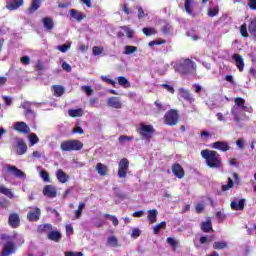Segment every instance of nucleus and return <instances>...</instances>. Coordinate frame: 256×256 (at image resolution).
<instances>
[{
  "mask_svg": "<svg viewBox=\"0 0 256 256\" xmlns=\"http://www.w3.org/2000/svg\"><path fill=\"white\" fill-rule=\"evenodd\" d=\"M164 25L161 28V32L163 33V35H169L171 33V31H173V26H171V24H169L167 21H163Z\"/></svg>",
  "mask_w": 256,
  "mask_h": 256,
  "instance_id": "obj_36",
  "label": "nucleus"
},
{
  "mask_svg": "<svg viewBox=\"0 0 256 256\" xmlns=\"http://www.w3.org/2000/svg\"><path fill=\"white\" fill-rule=\"evenodd\" d=\"M127 171H129V159L122 158L118 164V177L125 179L127 177Z\"/></svg>",
  "mask_w": 256,
  "mask_h": 256,
  "instance_id": "obj_6",
  "label": "nucleus"
},
{
  "mask_svg": "<svg viewBox=\"0 0 256 256\" xmlns=\"http://www.w3.org/2000/svg\"><path fill=\"white\" fill-rule=\"evenodd\" d=\"M160 87L163 89H166L168 93H171L172 95L175 93V88L169 84H161Z\"/></svg>",
  "mask_w": 256,
  "mask_h": 256,
  "instance_id": "obj_52",
  "label": "nucleus"
},
{
  "mask_svg": "<svg viewBox=\"0 0 256 256\" xmlns=\"http://www.w3.org/2000/svg\"><path fill=\"white\" fill-rule=\"evenodd\" d=\"M60 149L64 152H73V151H81L83 149V142L78 139H70L66 141H62L60 143Z\"/></svg>",
  "mask_w": 256,
  "mask_h": 256,
  "instance_id": "obj_3",
  "label": "nucleus"
},
{
  "mask_svg": "<svg viewBox=\"0 0 256 256\" xmlns=\"http://www.w3.org/2000/svg\"><path fill=\"white\" fill-rule=\"evenodd\" d=\"M157 215H159V212H157V209H152L148 211L147 219L150 225H153V223H157Z\"/></svg>",
  "mask_w": 256,
  "mask_h": 256,
  "instance_id": "obj_29",
  "label": "nucleus"
},
{
  "mask_svg": "<svg viewBox=\"0 0 256 256\" xmlns=\"http://www.w3.org/2000/svg\"><path fill=\"white\" fill-rule=\"evenodd\" d=\"M27 143H25V140L23 138H17L16 139V155H25L27 153Z\"/></svg>",
  "mask_w": 256,
  "mask_h": 256,
  "instance_id": "obj_10",
  "label": "nucleus"
},
{
  "mask_svg": "<svg viewBox=\"0 0 256 256\" xmlns=\"http://www.w3.org/2000/svg\"><path fill=\"white\" fill-rule=\"evenodd\" d=\"M58 51H60L61 53H67L68 49H71V45L69 44H63L57 47Z\"/></svg>",
  "mask_w": 256,
  "mask_h": 256,
  "instance_id": "obj_55",
  "label": "nucleus"
},
{
  "mask_svg": "<svg viewBox=\"0 0 256 256\" xmlns=\"http://www.w3.org/2000/svg\"><path fill=\"white\" fill-rule=\"evenodd\" d=\"M202 159H205L207 167L210 169H221L223 161L221 154L215 150L204 149L200 152Z\"/></svg>",
  "mask_w": 256,
  "mask_h": 256,
  "instance_id": "obj_1",
  "label": "nucleus"
},
{
  "mask_svg": "<svg viewBox=\"0 0 256 256\" xmlns=\"http://www.w3.org/2000/svg\"><path fill=\"white\" fill-rule=\"evenodd\" d=\"M211 149H216L217 151H222L223 153H227L231 149L229 146V142L225 141H216L210 145Z\"/></svg>",
  "mask_w": 256,
  "mask_h": 256,
  "instance_id": "obj_8",
  "label": "nucleus"
},
{
  "mask_svg": "<svg viewBox=\"0 0 256 256\" xmlns=\"http://www.w3.org/2000/svg\"><path fill=\"white\" fill-rule=\"evenodd\" d=\"M171 171L177 179H183L185 177V169L179 163H174L171 167Z\"/></svg>",
  "mask_w": 256,
  "mask_h": 256,
  "instance_id": "obj_11",
  "label": "nucleus"
},
{
  "mask_svg": "<svg viewBox=\"0 0 256 256\" xmlns=\"http://www.w3.org/2000/svg\"><path fill=\"white\" fill-rule=\"evenodd\" d=\"M95 169L100 177H106V175H109V167L101 162L96 164Z\"/></svg>",
  "mask_w": 256,
  "mask_h": 256,
  "instance_id": "obj_19",
  "label": "nucleus"
},
{
  "mask_svg": "<svg viewBox=\"0 0 256 256\" xmlns=\"http://www.w3.org/2000/svg\"><path fill=\"white\" fill-rule=\"evenodd\" d=\"M8 225L12 229H17V227L21 226V217L19 216V213L12 212L8 216Z\"/></svg>",
  "mask_w": 256,
  "mask_h": 256,
  "instance_id": "obj_7",
  "label": "nucleus"
},
{
  "mask_svg": "<svg viewBox=\"0 0 256 256\" xmlns=\"http://www.w3.org/2000/svg\"><path fill=\"white\" fill-rule=\"evenodd\" d=\"M41 219V209L35 207L34 210H31L27 213V220L30 223H35Z\"/></svg>",
  "mask_w": 256,
  "mask_h": 256,
  "instance_id": "obj_13",
  "label": "nucleus"
},
{
  "mask_svg": "<svg viewBox=\"0 0 256 256\" xmlns=\"http://www.w3.org/2000/svg\"><path fill=\"white\" fill-rule=\"evenodd\" d=\"M234 103L238 107H241V109H243V111H249V108L247 106H245V99H243L241 97H237V98H235Z\"/></svg>",
  "mask_w": 256,
  "mask_h": 256,
  "instance_id": "obj_35",
  "label": "nucleus"
},
{
  "mask_svg": "<svg viewBox=\"0 0 256 256\" xmlns=\"http://www.w3.org/2000/svg\"><path fill=\"white\" fill-rule=\"evenodd\" d=\"M180 121L181 118H179V111L175 109L168 110L164 115V123L169 127H175V125H177Z\"/></svg>",
  "mask_w": 256,
  "mask_h": 256,
  "instance_id": "obj_4",
  "label": "nucleus"
},
{
  "mask_svg": "<svg viewBox=\"0 0 256 256\" xmlns=\"http://www.w3.org/2000/svg\"><path fill=\"white\" fill-rule=\"evenodd\" d=\"M140 236H141V230H139V228H134L131 233V238L137 239Z\"/></svg>",
  "mask_w": 256,
  "mask_h": 256,
  "instance_id": "obj_56",
  "label": "nucleus"
},
{
  "mask_svg": "<svg viewBox=\"0 0 256 256\" xmlns=\"http://www.w3.org/2000/svg\"><path fill=\"white\" fill-rule=\"evenodd\" d=\"M250 3L248 4V7L252 10V11H256V0H249Z\"/></svg>",
  "mask_w": 256,
  "mask_h": 256,
  "instance_id": "obj_64",
  "label": "nucleus"
},
{
  "mask_svg": "<svg viewBox=\"0 0 256 256\" xmlns=\"http://www.w3.org/2000/svg\"><path fill=\"white\" fill-rule=\"evenodd\" d=\"M9 208V200L3 198L0 200V209H8Z\"/></svg>",
  "mask_w": 256,
  "mask_h": 256,
  "instance_id": "obj_57",
  "label": "nucleus"
},
{
  "mask_svg": "<svg viewBox=\"0 0 256 256\" xmlns=\"http://www.w3.org/2000/svg\"><path fill=\"white\" fill-rule=\"evenodd\" d=\"M13 251H15V242L8 241L3 247L2 256H9Z\"/></svg>",
  "mask_w": 256,
  "mask_h": 256,
  "instance_id": "obj_20",
  "label": "nucleus"
},
{
  "mask_svg": "<svg viewBox=\"0 0 256 256\" xmlns=\"http://www.w3.org/2000/svg\"><path fill=\"white\" fill-rule=\"evenodd\" d=\"M0 239L1 241H7V243H9V241H13V238L8 234H1Z\"/></svg>",
  "mask_w": 256,
  "mask_h": 256,
  "instance_id": "obj_60",
  "label": "nucleus"
},
{
  "mask_svg": "<svg viewBox=\"0 0 256 256\" xmlns=\"http://www.w3.org/2000/svg\"><path fill=\"white\" fill-rule=\"evenodd\" d=\"M0 193L8 197V199H13V192L6 186H0Z\"/></svg>",
  "mask_w": 256,
  "mask_h": 256,
  "instance_id": "obj_38",
  "label": "nucleus"
},
{
  "mask_svg": "<svg viewBox=\"0 0 256 256\" xmlns=\"http://www.w3.org/2000/svg\"><path fill=\"white\" fill-rule=\"evenodd\" d=\"M138 50L139 48H137V46L127 45L124 48V55H133V53H137Z\"/></svg>",
  "mask_w": 256,
  "mask_h": 256,
  "instance_id": "obj_39",
  "label": "nucleus"
},
{
  "mask_svg": "<svg viewBox=\"0 0 256 256\" xmlns=\"http://www.w3.org/2000/svg\"><path fill=\"white\" fill-rule=\"evenodd\" d=\"M44 197L48 199H55L57 197V188L53 185H46L42 191Z\"/></svg>",
  "mask_w": 256,
  "mask_h": 256,
  "instance_id": "obj_12",
  "label": "nucleus"
},
{
  "mask_svg": "<svg viewBox=\"0 0 256 256\" xmlns=\"http://www.w3.org/2000/svg\"><path fill=\"white\" fill-rule=\"evenodd\" d=\"M194 7H195V0H185L184 11H186L187 15H193Z\"/></svg>",
  "mask_w": 256,
  "mask_h": 256,
  "instance_id": "obj_26",
  "label": "nucleus"
},
{
  "mask_svg": "<svg viewBox=\"0 0 256 256\" xmlns=\"http://www.w3.org/2000/svg\"><path fill=\"white\" fill-rule=\"evenodd\" d=\"M138 133L143 140L151 141L153 135L155 134V128L153 125H146L145 123H141L138 129Z\"/></svg>",
  "mask_w": 256,
  "mask_h": 256,
  "instance_id": "obj_5",
  "label": "nucleus"
},
{
  "mask_svg": "<svg viewBox=\"0 0 256 256\" xmlns=\"http://www.w3.org/2000/svg\"><path fill=\"white\" fill-rule=\"evenodd\" d=\"M14 131L17 133H22L23 135H29L31 133V128L25 122H15L14 123Z\"/></svg>",
  "mask_w": 256,
  "mask_h": 256,
  "instance_id": "obj_9",
  "label": "nucleus"
},
{
  "mask_svg": "<svg viewBox=\"0 0 256 256\" xmlns=\"http://www.w3.org/2000/svg\"><path fill=\"white\" fill-rule=\"evenodd\" d=\"M82 91L86 92V95H93V89H91V86H82Z\"/></svg>",
  "mask_w": 256,
  "mask_h": 256,
  "instance_id": "obj_62",
  "label": "nucleus"
},
{
  "mask_svg": "<svg viewBox=\"0 0 256 256\" xmlns=\"http://www.w3.org/2000/svg\"><path fill=\"white\" fill-rule=\"evenodd\" d=\"M232 59L235 62L238 71L242 73L243 69H245V60L243 59V56L240 54H233Z\"/></svg>",
  "mask_w": 256,
  "mask_h": 256,
  "instance_id": "obj_16",
  "label": "nucleus"
},
{
  "mask_svg": "<svg viewBox=\"0 0 256 256\" xmlns=\"http://www.w3.org/2000/svg\"><path fill=\"white\" fill-rule=\"evenodd\" d=\"M235 187V182H233L232 178H228V183L222 185V191H229V189H233Z\"/></svg>",
  "mask_w": 256,
  "mask_h": 256,
  "instance_id": "obj_43",
  "label": "nucleus"
},
{
  "mask_svg": "<svg viewBox=\"0 0 256 256\" xmlns=\"http://www.w3.org/2000/svg\"><path fill=\"white\" fill-rule=\"evenodd\" d=\"M37 233H39V235H43L44 233H46L47 235H49L50 231H53V225L51 224H40L37 227Z\"/></svg>",
  "mask_w": 256,
  "mask_h": 256,
  "instance_id": "obj_22",
  "label": "nucleus"
},
{
  "mask_svg": "<svg viewBox=\"0 0 256 256\" xmlns=\"http://www.w3.org/2000/svg\"><path fill=\"white\" fill-rule=\"evenodd\" d=\"M203 211H205V205H203V203H198L196 205V213H203Z\"/></svg>",
  "mask_w": 256,
  "mask_h": 256,
  "instance_id": "obj_61",
  "label": "nucleus"
},
{
  "mask_svg": "<svg viewBox=\"0 0 256 256\" xmlns=\"http://www.w3.org/2000/svg\"><path fill=\"white\" fill-rule=\"evenodd\" d=\"M28 138L32 147L33 145H37V142L39 141V137L37 136V134L32 133L28 136Z\"/></svg>",
  "mask_w": 256,
  "mask_h": 256,
  "instance_id": "obj_48",
  "label": "nucleus"
},
{
  "mask_svg": "<svg viewBox=\"0 0 256 256\" xmlns=\"http://www.w3.org/2000/svg\"><path fill=\"white\" fill-rule=\"evenodd\" d=\"M61 232L59 230H50L48 235H47V239H49V241H54V243H59V241H61Z\"/></svg>",
  "mask_w": 256,
  "mask_h": 256,
  "instance_id": "obj_18",
  "label": "nucleus"
},
{
  "mask_svg": "<svg viewBox=\"0 0 256 256\" xmlns=\"http://www.w3.org/2000/svg\"><path fill=\"white\" fill-rule=\"evenodd\" d=\"M23 5V0H12L6 2V9H8V11H17V9H19V7H23Z\"/></svg>",
  "mask_w": 256,
  "mask_h": 256,
  "instance_id": "obj_17",
  "label": "nucleus"
},
{
  "mask_svg": "<svg viewBox=\"0 0 256 256\" xmlns=\"http://www.w3.org/2000/svg\"><path fill=\"white\" fill-rule=\"evenodd\" d=\"M65 256H83L82 252L68 251L65 252Z\"/></svg>",
  "mask_w": 256,
  "mask_h": 256,
  "instance_id": "obj_63",
  "label": "nucleus"
},
{
  "mask_svg": "<svg viewBox=\"0 0 256 256\" xmlns=\"http://www.w3.org/2000/svg\"><path fill=\"white\" fill-rule=\"evenodd\" d=\"M120 29H122V31H125L128 39H133V35L135 32L131 30V28H129L128 26H121Z\"/></svg>",
  "mask_w": 256,
  "mask_h": 256,
  "instance_id": "obj_44",
  "label": "nucleus"
},
{
  "mask_svg": "<svg viewBox=\"0 0 256 256\" xmlns=\"http://www.w3.org/2000/svg\"><path fill=\"white\" fill-rule=\"evenodd\" d=\"M248 31L250 35L253 36L254 39H256V17L249 20Z\"/></svg>",
  "mask_w": 256,
  "mask_h": 256,
  "instance_id": "obj_27",
  "label": "nucleus"
},
{
  "mask_svg": "<svg viewBox=\"0 0 256 256\" xmlns=\"http://www.w3.org/2000/svg\"><path fill=\"white\" fill-rule=\"evenodd\" d=\"M107 244L110 247H119V239H117L114 235L109 236L107 239Z\"/></svg>",
  "mask_w": 256,
  "mask_h": 256,
  "instance_id": "obj_40",
  "label": "nucleus"
},
{
  "mask_svg": "<svg viewBox=\"0 0 256 256\" xmlns=\"http://www.w3.org/2000/svg\"><path fill=\"white\" fill-rule=\"evenodd\" d=\"M70 117H81L83 115L82 109H71L68 111Z\"/></svg>",
  "mask_w": 256,
  "mask_h": 256,
  "instance_id": "obj_41",
  "label": "nucleus"
},
{
  "mask_svg": "<svg viewBox=\"0 0 256 256\" xmlns=\"http://www.w3.org/2000/svg\"><path fill=\"white\" fill-rule=\"evenodd\" d=\"M240 35H242V37H249V32L247 31V24H242L240 26Z\"/></svg>",
  "mask_w": 256,
  "mask_h": 256,
  "instance_id": "obj_49",
  "label": "nucleus"
},
{
  "mask_svg": "<svg viewBox=\"0 0 256 256\" xmlns=\"http://www.w3.org/2000/svg\"><path fill=\"white\" fill-rule=\"evenodd\" d=\"M227 247H229V245L227 244L226 241H216L213 244V249H215L216 251L227 249Z\"/></svg>",
  "mask_w": 256,
  "mask_h": 256,
  "instance_id": "obj_33",
  "label": "nucleus"
},
{
  "mask_svg": "<svg viewBox=\"0 0 256 256\" xmlns=\"http://www.w3.org/2000/svg\"><path fill=\"white\" fill-rule=\"evenodd\" d=\"M208 17H217L219 15V6H215L213 9H208Z\"/></svg>",
  "mask_w": 256,
  "mask_h": 256,
  "instance_id": "obj_45",
  "label": "nucleus"
},
{
  "mask_svg": "<svg viewBox=\"0 0 256 256\" xmlns=\"http://www.w3.org/2000/svg\"><path fill=\"white\" fill-rule=\"evenodd\" d=\"M8 171H10V173H13L14 177H18L19 179H25V177H27L25 172H23L21 169L17 168V166L9 165Z\"/></svg>",
  "mask_w": 256,
  "mask_h": 256,
  "instance_id": "obj_21",
  "label": "nucleus"
},
{
  "mask_svg": "<svg viewBox=\"0 0 256 256\" xmlns=\"http://www.w3.org/2000/svg\"><path fill=\"white\" fill-rule=\"evenodd\" d=\"M52 89L54 91V97H63L65 93V88L61 85H53Z\"/></svg>",
  "mask_w": 256,
  "mask_h": 256,
  "instance_id": "obj_31",
  "label": "nucleus"
},
{
  "mask_svg": "<svg viewBox=\"0 0 256 256\" xmlns=\"http://www.w3.org/2000/svg\"><path fill=\"white\" fill-rule=\"evenodd\" d=\"M122 11L125 15H133V10H131L127 4L122 5Z\"/></svg>",
  "mask_w": 256,
  "mask_h": 256,
  "instance_id": "obj_54",
  "label": "nucleus"
},
{
  "mask_svg": "<svg viewBox=\"0 0 256 256\" xmlns=\"http://www.w3.org/2000/svg\"><path fill=\"white\" fill-rule=\"evenodd\" d=\"M41 7V0H32L30 6L27 9L28 15H33Z\"/></svg>",
  "mask_w": 256,
  "mask_h": 256,
  "instance_id": "obj_24",
  "label": "nucleus"
},
{
  "mask_svg": "<svg viewBox=\"0 0 256 256\" xmlns=\"http://www.w3.org/2000/svg\"><path fill=\"white\" fill-rule=\"evenodd\" d=\"M92 51H93V55H101V53H103V48L99 46H94Z\"/></svg>",
  "mask_w": 256,
  "mask_h": 256,
  "instance_id": "obj_59",
  "label": "nucleus"
},
{
  "mask_svg": "<svg viewBox=\"0 0 256 256\" xmlns=\"http://www.w3.org/2000/svg\"><path fill=\"white\" fill-rule=\"evenodd\" d=\"M175 71L180 75H191L197 71V64L189 58H182L176 63Z\"/></svg>",
  "mask_w": 256,
  "mask_h": 256,
  "instance_id": "obj_2",
  "label": "nucleus"
},
{
  "mask_svg": "<svg viewBox=\"0 0 256 256\" xmlns=\"http://www.w3.org/2000/svg\"><path fill=\"white\" fill-rule=\"evenodd\" d=\"M230 206L233 211H243V209H245V199H240L238 203L236 201H232Z\"/></svg>",
  "mask_w": 256,
  "mask_h": 256,
  "instance_id": "obj_23",
  "label": "nucleus"
},
{
  "mask_svg": "<svg viewBox=\"0 0 256 256\" xmlns=\"http://www.w3.org/2000/svg\"><path fill=\"white\" fill-rule=\"evenodd\" d=\"M161 229H167V222L162 221L153 228V234L159 235Z\"/></svg>",
  "mask_w": 256,
  "mask_h": 256,
  "instance_id": "obj_37",
  "label": "nucleus"
},
{
  "mask_svg": "<svg viewBox=\"0 0 256 256\" xmlns=\"http://www.w3.org/2000/svg\"><path fill=\"white\" fill-rule=\"evenodd\" d=\"M142 33L146 37H151L152 35H157V29H155L154 27H144L142 29Z\"/></svg>",
  "mask_w": 256,
  "mask_h": 256,
  "instance_id": "obj_34",
  "label": "nucleus"
},
{
  "mask_svg": "<svg viewBox=\"0 0 256 256\" xmlns=\"http://www.w3.org/2000/svg\"><path fill=\"white\" fill-rule=\"evenodd\" d=\"M117 81H118V85H120L121 87H124V89H129V87H131V82H129V80L124 76H119L117 78Z\"/></svg>",
  "mask_w": 256,
  "mask_h": 256,
  "instance_id": "obj_32",
  "label": "nucleus"
},
{
  "mask_svg": "<svg viewBox=\"0 0 256 256\" xmlns=\"http://www.w3.org/2000/svg\"><path fill=\"white\" fill-rule=\"evenodd\" d=\"M56 178L59 181V183H67L69 181V175L65 173L62 169H58L56 171Z\"/></svg>",
  "mask_w": 256,
  "mask_h": 256,
  "instance_id": "obj_25",
  "label": "nucleus"
},
{
  "mask_svg": "<svg viewBox=\"0 0 256 256\" xmlns=\"http://www.w3.org/2000/svg\"><path fill=\"white\" fill-rule=\"evenodd\" d=\"M108 107H112L113 109H121L123 107V103L121 102V98L112 96L107 99Z\"/></svg>",
  "mask_w": 256,
  "mask_h": 256,
  "instance_id": "obj_14",
  "label": "nucleus"
},
{
  "mask_svg": "<svg viewBox=\"0 0 256 256\" xmlns=\"http://www.w3.org/2000/svg\"><path fill=\"white\" fill-rule=\"evenodd\" d=\"M136 11L138 12V19H145L147 17V14H145V10H143V7L140 5L135 6Z\"/></svg>",
  "mask_w": 256,
  "mask_h": 256,
  "instance_id": "obj_42",
  "label": "nucleus"
},
{
  "mask_svg": "<svg viewBox=\"0 0 256 256\" xmlns=\"http://www.w3.org/2000/svg\"><path fill=\"white\" fill-rule=\"evenodd\" d=\"M69 13H70V17H72V19H74L75 21H78V23H81L83 19H87V14L77 9H70Z\"/></svg>",
  "mask_w": 256,
  "mask_h": 256,
  "instance_id": "obj_15",
  "label": "nucleus"
},
{
  "mask_svg": "<svg viewBox=\"0 0 256 256\" xmlns=\"http://www.w3.org/2000/svg\"><path fill=\"white\" fill-rule=\"evenodd\" d=\"M119 143L123 144L126 141H133V136L121 135L118 138Z\"/></svg>",
  "mask_w": 256,
  "mask_h": 256,
  "instance_id": "obj_51",
  "label": "nucleus"
},
{
  "mask_svg": "<svg viewBox=\"0 0 256 256\" xmlns=\"http://www.w3.org/2000/svg\"><path fill=\"white\" fill-rule=\"evenodd\" d=\"M40 177H41V179H43V181L45 183H49V181H51V178L49 176V172H47L45 170L40 171Z\"/></svg>",
  "mask_w": 256,
  "mask_h": 256,
  "instance_id": "obj_47",
  "label": "nucleus"
},
{
  "mask_svg": "<svg viewBox=\"0 0 256 256\" xmlns=\"http://www.w3.org/2000/svg\"><path fill=\"white\" fill-rule=\"evenodd\" d=\"M167 243L171 247H177V240L175 238H173V237H168L167 238Z\"/></svg>",
  "mask_w": 256,
  "mask_h": 256,
  "instance_id": "obj_58",
  "label": "nucleus"
},
{
  "mask_svg": "<svg viewBox=\"0 0 256 256\" xmlns=\"http://www.w3.org/2000/svg\"><path fill=\"white\" fill-rule=\"evenodd\" d=\"M102 80L105 82V83H108V85H112V87H116L117 85V82H115V80L107 77V76H102Z\"/></svg>",
  "mask_w": 256,
  "mask_h": 256,
  "instance_id": "obj_53",
  "label": "nucleus"
},
{
  "mask_svg": "<svg viewBox=\"0 0 256 256\" xmlns=\"http://www.w3.org/2000/svg\"><path fill=\"white\" fill-rule=\"evenodd\" d=\"M104 217L106 219H110V221L112 222V224L114 225V227H117V225H119V219H117L116 216H113L111 214H105Z\"/></svg>",
  "mask_w": 256,
  "mask_h": 256,
  "instance_id": "obj_46",
  "label": "nucleus"
},
{
  "mask_svg": "<svg viewBox=\"0 0 256 256\" xmlns=\"http://www.w3.org/2000/svg\"><path fill=\"white\" fill-rule=\"evenodd\" d=\"M201 231H203V233H210V231H213V223H211V219H207L201 223Z\"/></svg>",
  "mask_w": 256,
  "mask_h": 256,
  "instance_id": "obj_28",
  "label": "nucleus"
},
{
  "mask_svg": "<svg viewBox=\"0 0 256 256\" xmlns=\"http://www.w3.org/2000/svg\"><path fill=\"white\" fill-rule=\"evenodd\" d=\"M42 23L47 31H52V29H54L55 27V24L53 23V18L51 17H44L42 19Z\"/></svg>",
  "mask_w": 256,
  "mask_h": 256,
  "instance_id": "obj_30",
  "label": "nucleus"
},
{
  "mask_svg": "<svg viewBox=\"0 0 256 256\" xmlns=\"http://www.w3.org/2000/svg\"><path fill=\"white\" fill-rule=\"evenodd\" d=\"M182 97L183 99H185V101H188L189 103H193L194 101L193 96L191 95V93H189V91H184Z\"/></svg>",
  "mask_w": 256,
  "mask_h": 256,
  "instance_id": "obj_50",
  "label": "nucleus"
}]
</instances>
